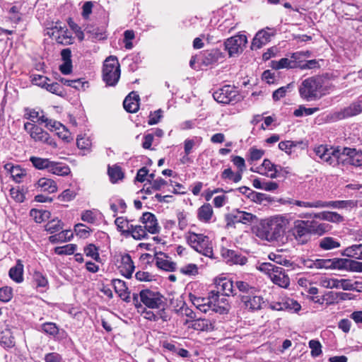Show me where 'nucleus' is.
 Segmentation results:
<instances>
[{
  "label": "nucleus",
  "mask_w": 362,
  "mask_h": 362,
  "mask_svg": "<svg viewBox=\"0 0 362 362\" xmlns=\"http://www.w3.org/2000/svg\"><path fill=\"white\" fill-rule=\"evenodd\" d=\"M295 239L300 244L306 243L310 238V233L305 221L296 220L292 228Z\"/></svg>",
  "instance_id": "12"
},
{
  "label": "nucleus",
  "mask_w": 362,
  "mask_h": 362,
  "mask_svg": "<svg viewBox=\"0 0 362 362\" xmlns=\"http://www.w3.org/2000/svg\"><path fill=\"white\" fill-rule=\"evenodd\" d=\"M339 279L322 277L320 279V285L327 288H339Z\"/></svg>",
  "instance_id": "51"
},
{
  "label": "nucleus",
  "mask_w": 362,
  "mask_h": 362,
  "mask_svg": "<svg viewBox=\"0 0 362 362\" xmlns=\"http://www.w3.org/2000/svg\"><path fill=\"white\" fill-rule=\"evenodd\" d=\"M47 158L37 157V156H31L29 158V160L31 162L33 165L37 170H44V168L45 166Z\"/></svg>",
  "instance_id": "58"
},
{
  "label": "nucleus",
  "mask_w": 362,
  "mask_h": 362,
  "mask_svg": "<svg viewBox=\"0 0 362 362\" xmlns=\"http://www.w3.org/2000/svg\"><path fill=\"white\" fill-rule=\"evenodd\" d=\"M13 296L12 288L10 287H3L0 288V300L2 302H8Z\"/></svg>",
  "instance_id": "61"
},
{
  "label": "nucleus",
  "mask_w": 362,
  "mask_h": 362,
  "mask_svg": "<svg viewBox=\"0 0 362 362\" xmlns=\"http://www.w3.org/2000/svg\"><path fill=\"white\" fill-rule=\"evenodd\" d=\"M76 245L68 244L62 247H57L54 249V252L59 255H70L74 253L76 250Z\"/></svg>",
  "instance_id": "49"
},
{
  "label": "nucleus",
  "mask_w": 362,
  "mask_h": 362,
  "mask_svg": "<svg viewBox=\"0 0 362 362\" xmlns=\"http://www.w3.org/2000/svg\"><path fill=\"white\" fill-rule=\"evenodd\" d=\"M309 347L311 349L310 354L313 357H317L322 354V346L319 341L310 340L309 341Z\"/></svg>",
  "instance_id": "55"
},
{
  "label": "nucleus",
  "mask_w": 362,
  "mask_h": 362,
  "mask_svg": "<svg viewBox=\"0 0 362 362\" xmlns=\"http://www.w3.org/2000/svg\"><path fill=\"white\" fill-rule=\"evenodd\" d=\"M221 57V52L217 49L204 51L202 57V63L209 66L216 63Z\"/></svg>",
  "instance_id": "33"
},
{
  "label": "nucleus",
  "mask_w": 362,
  "mask_h": 362,
  "mask_svg": "<svg viewBox=\"0 0 362 362\" xmlns=\"http://www.w3.org/2000/svg\"><path fill=\"white\" fill-rule=\"evenodd\" d=\"M239 297L242 303L241 308L248 311L260 310L264 303L263 298L258 296L249 294L240 295Z\"/></svg>",
  "instance_id": "13"
},
{
  "label": "nucleus",
  "mask_w": 362,
  "mask_h": 362,
  "mask_svg": "<svg viewBox=\"0 0 362 362\" xmlns=\"http://www.w3.org/2000/svg\"><path fill=\"white\" fill-rule=\"evenodd\" d=\"M274 69H295L296 68V64H294L291 59L288 58H281L279 61H272V66Z\"/></svg>",
  "instance_id": "42"
},
{
  "label": "nucleus",
  "mask_w": 362,
  "mask_h": 362,
  "mask_svg": "<svg viewBox=\"0 0 362 362\" xmlns=\"http://www.w3.org/2000/svg\"><path fill=\"white\" fill-rule=\"evenodd\" d=\"M64 30L65 25H62V23H52L50 27H47L45 29V35L49 36L51 38L54 39L57 42V36H60L61 33H64Z\"/></svg>",
  "instance_id": "34"
},
{
  "label": "nucleus",
  "mask_w": 362,
  "mask_h": 362,
  "mask_svg": "<svg viewBox=\"0 0 362 362\" xmlns=\"http://www.w3.org/2000/svg\"><path fill=\"white\" fill-rule=\"evenodd\" d=\"M288 221L282 216H275L263 221L257 227L256 235L269 242L278 240L283 236Z\"/></svg>",
  "instance_id": "1"
},
{
  "label": "nucleus",
  "mask_w": 362,
  "mask_h": 362,
  "mask_svg": "<svg viewBox=\"0 0 362 362\" xmlns=\"http://www.w3.org/2000/svg\"><path fill=\"white\" fill-rule=\"evenodd\" d=\"M339 163H349L354 166L362 165V153L357 151L355 148L347 147H340Z\"/></svg>",
  "instance_id": "10"
},
{
  "label": "nucleus",
  "mask_w": 362,
  "mask_h": 362,
  "mask_svg": "<svg viewBox=\"0 0 362 362\" xmlns=\"http://www.w3.org/2000/svg\"><path fill=\"white\" fill-rule=\"evenodd\" d=\"M4 169L10 173L11 176L16 182H21L23 177L26 175L25 171L19 165H13L12 163H6L4 166Z\"/></svg>",
  "instance_id": "27"
},
{
  "label": "nucleus",
  "mask_w": 362,
  "mask_h": 362,
  "mask_svg": "<svg viewBox=\"0 0 362 362\" xmlns=\"http://www.w3.org/2000/svg\"><path fill=\"white\" fill-rule=\"evenodd\" d=\"M132 300L138 311L141 312L146 319L151 321H157L158 320V317L156 314H154L152 311L147 310L144 307H143L141 303L139 302V296L137 293H133Z\"/></svg>",
  "instance_id": "29"
},
{
  "label": "nucleus",
  "mask_w": 362,
  "mask_h": 362,
  "mask_svg": "<svg viewBox=\"0 0 362 362\" xmlns=\"http://www.w3.org/2000/svg\"><path fill=\"white\" fill-rule=\"evenodd\" d=\"M139 302L144 303L146 307L151 309L164 307L165 298L160 293L149 289L141 290L138 294Z\"/></svg>",
  "instance_id": "7"
},
{
  "label": "nucleus",
  "mask_w": 362,
  "mask_h": 362,
  "mask_svg": "<svg viewBox=\"0 0 362 362\" xmlns=\"http://www.w3.org/2000/svg\"><path fill=\"white\" fill-rule=\"evenodd\" d=\"M221 255L226 261V262L230 264L244 265L247 261V257L243 256L238 252L226 248L222 249Z\"/></svg>",
  "instance_id": "16"
},
{
  "label": "nucleus",
  "mask_w": 362,
  "mask_h": 362,
  "mask_svg": "<svg viewBox=\"0 0 362 362\" xmlns=\"http://www.w3.org/2000/svg\"><path fill=\"white\" fill-rule=\"evenodd\" d=\"M319 247L323 250H330L340 247V243L332 237H325L319 240Z\"/></svg>",
  "instance_id": "36"
},
{
  "label": "nucleus",
  "mask_w": 362,
  "mask_h": 362,
  "mask_svg": "<svg viewBox=\"0 0 362 362\" xmlns=\"http://www.w3.org/2000/svg\"><path fill=\"white\" fill-rule=\"evenodd\" d=\"M70 173V168L66 164L55 161L50 173L59 176H65Z\"/></svg>",
  "instance_id": "43"
},
{
  "label": "nucleus",
  "mask_w": 362,
  "mask_h": 362,
  "mask_svg": "<svg viewBox=\"0 0 362 362\" xmlns=\"http://www.w3.org/2000/svg\"><path fill=\"white\" fill-rule=\"evenodd\" d=\"M112 285L115 288V292L118 293L120 298H122L126 302H130L129 292H128V288L124 281L120 279H113Z\"/></svg>",
  "instance_id": "28"
},
{
  "label": "nucleus",
  "mask_w": 362,
  "mask_h": 362,
  "mask_svg": "<svg viewBox=\"0 0 362 362\" xmlns=\"http://www.w3.org/2000/svg\"><path fill=\"white\" fill-rule=\"evenodd\" d=\"M8 274L16 283H21L23 281V264L21 259H18L16 265L10 269Z\"/></svg>",
  "instance_id": "31"
},
{
  "label": "nucleus",
  "mask_w": 362,
  "mask_h": 362,
  "mask_svg": "<svg viewBox=\"0 0 362 362\" xmlns=\"http://www.w3.org/2000/svg\"><path fill=\"white\" fill-rule=\"evenodd\" d=\"M279 267H280L276 266L274 264L270 262H264L260 264L259 270L265 273H267L269 275V276H271V274H272V273H274V271L279 269Z\"/></svg>",
  "instance_id": "62"
},
{
  "label": "nucleus",
  "mask_w": 362,
  "mask_h": 362,
  "mask_svg": "<svg viewBox=\"0 0 362 362\" xmlns=\"http://www.w3.org/2000/svg\"><path fill=\"white\" fill-rule=\"evenodd\" d=\"M217 291L221 294L228 296L233 295V281L226 279H221L216 283Z\"/></svg>",
  "instance_id": "39"
},
{
  "label": "nucleus",
  "mask_w": 362,
  "mask_h": 362,
  "mask_svg": "<svg viewBox=\"0 0 362 362\" xmlns=\"http://www.w3.org/2000/svg\"><path fill=\"white\" fill-rule=\"evenodd\" d=\"M213 215V209L210 204H204L198 209V218L204 222H208Z\"/></svg>",
  "instance_id": "40"
},
{
  "label": "nucleus",
  "mask_w": 362,
  "mask_h": 362,
  "mask_svg": "<svg viewBox=\"0 0 362 362\" xmlns=\"http://www.w3.org/2000/svg\"><path fill=\"white\" fill-rule=\"evenodd\" d=\"M322 80L319 77H310L305 79L300 88L299 93L307 101L317 100L321 97Z\"/></svg>",
  "instance_id": "2"
},
{
  "label": "nucleus",
  "mask_w": 362,
  "mask_h": 362,
  "mask_svg": "<svg viewBox=\"0 0 362 362\" xmlns=\"http://www.w3.org/2000/svg\"><path fill=\"white\" fill-rule=\"evenodd\" d=\"M44 88L52 93L58 95H62V86L57 82H53L51 83H48L47 82L46 86H44Z\"/></svg>",
  "instance_id": "63"
},
{
  "label": "nucleus",
  "mask_w": 362,
  "mask_h": 362,
  "mask_svg": "<svg viewBox=\"0 0 362 362\" xmlns=\"http://www.w3.org/2000/svg\"><path fill=\"white\" fill-rule=\"evenodd\" d=\"M289 204H293L300 207L303 208H317L321 209V200H317L315 202H304L300 200H291Z\"/></svg>",
  "instance_id": "46"
},
{
  "label": "nucleus",
  "mask_w": 362,
  "mask_h": 362,
  "mask_svg": "<svg viewBox=\"0 0 362 362\" xmlns=\"http://www.w3.org/2000/svg\"><path fill=\"white\" fill-rule=\"evenodd\" d=\"M355 260L350 259H344V258H334L330 259V269H351L352 271V267H354V263Z\"/></svg>",
  "instance_id": "30"
},
{
  "label": "nucleus",
  "mask_w": 362,
  "mask_h": 362,
  "mask_svg": "<svg viewBox=\"0 0 362 362\" xmlns=\"http://www.w3.org/2000/svg\"><path fill=\"white\" fill-rule=\"evenodd\" d=\"M119 78L120 66L117 58L115 56H110L103 64V79L107 86H115Z\"/></svg>",
  "instance_id": "4"
},
{
  "label": "nucleus",
  "mask_w": 362,
  "mask_h": 362,
  "mask_svg": "<svg viewBox=\"0 0 362 362\" xmlns=\"http://www.w3.org/2000/svg\"><path fill=\"white\" fill-rule=\"evenodd\" d=\"M156 266L166 272H174L176 269V264L168 259L167 256L163 252L156 253L155 255Z\"/></svg>",
  "instance_id": "20"
},
{
  "label": "nucleus",
  "mask_w": 362,
  "mask_h": 362,
  "mask_svg": "<svg viewBox=\"0 0 362 362\" xmlns=\"http://www.w3.org/2000/svg\"><path fill=\"white\" fill-rule=\"evenodd\" d=\"M135 266L131 256L129 254H124L121 256L119 269L122 276L130 279L134 271Z\"/></svg>",
  "instance_id": "17"
},
{
  "label": "nucleus",
  "mask_w": 362,
  "mask_h": 362,
  "mask_svg": "<svg viewBox=\"0 0 362 362\" xmlns=\"http://www.w3.org/2000/svg\"><path fill=\"white\" fill-rule=\"evenodd\" d=\"M139 96L136 92L130 93L123 102L124 108L131 113L136 112L139 110Z\"/></svg>",
  "instance_id": "22"
},
{
  "label": "nucleus",
  "mask_w": 362,
  "mask_h": 362,
  "mask_svg": "<svg viewBox=\"0 0 362 362\" xmlns=\"http://www.w3.org/2000/svg\"><path fill=\"white\" fill-rule=\"evenodd\" d=\"M321 209L326 207H332L337 209H342L346 207H352L354 206V202L352 200H346V201H331V202H324L321 201Z\"/></svg>",
  "instance_id": "41"
},
{
  "label": "nucleus",
  "mask_w": 362,
  "mask_h": 362,
  "mask_svg": "<svg viewBox=\"0 0 362 362\" xmlns=\"http://www.w3.org/2000/svg\"><path fill=\"white\" fill-rule=\"evenodd\" d=\"M213 97L218 103L233 104L240 100L238 90L235 86L226 85L213 93Z\"/></svg>",
  "instance_id": "5"
},
{
  "label": "nucleus",
  "mask_w": 362,
  "mask_h": 362,
  "mask_svg": "<svg viewBox=\"0 0 362 362\" xmlns=\"http://www.w3.org/2000/svg\"><path fill=\"white\" fill-rule=\"evenodd\" d=\"M37 186L42 191L54 193L57 190L56 182L49 178L42 177L37 181Z\"/></svg>",
  "instance_id": "35"
},
{
  "label": "nucleus",
  "mask_w": 362,
  "mask_h": 362,
  "mask_svg": "<svg viewBox=\"0 0 362 362\" xmlns=\"http://www.w3.org/2000/svg\"><path fill=\"white\" fill-rule=\"evenodd\" d=\"M115 223L117 226V230L124 236H126V231L131 229L130 226L132 224H129V221L124 217H117L115 221Z\"/></svg>",
  "instance_id": "48"
},
{
  "label": "nucleus",
  "mask_w": 362,
  "mask_h": 362,
  "mask_svg": "<svg viewBox=\"0 0 362 362\" xmlns=\"http://www.w3.org/2000/svg\"><path fill=\"white\" fill-rule=\"evenodd\" d=\"M0 344L4 348H11L15 346L14 338L10 329L0 330Z\"/></svg>",
  "instance_id": "37"
},
{
  "label": "nucleus",
  "mask_w": 362,
  "mask_h": 362,
  "mask_svg": "<svg viewBox=\"0 0 362 362\" xmlns=\"http://www.w3.org/2000/svg\"><path fill=\"white\" fill-rule=\"evenodd\" d=\"M339 288H341L345 291H354L356 289L358 282L352 283L349 279H339Z\"/></svg>",
  "instance_id": "59"
},
{
  "label": "nucleus",
  "mask_w": 362,
  "mask_h": 362,
  "mask_svg": "<svg viewBox=\"0 0 362 362\" xmlns=\"http://www.w3.org/2000/svg\"><path fill=\"white\" fill-rule=\"evenodd\" d=\"M297 146V144L292 141H281L279 144V148L280 150L285 151L288 155L292 153V150Z\"/></svg>",
  "instance_id": "60"
},
{
  "label": "nucleus",
  "mask_w": 362,
  "mask_h": 362,
  "mask_svg": "<svg viewBox=\"0 0 362 362\" xmlns=\"http://www.w3.org/2000/svg\"><path fill=\"white\" fill-rule=\"evenodd\" d=\"M162 117L163 111L160 109L154 111L153 112H151L148 122V124L153 125L158 123Z\"/></svg>",
  "instance_id": "64"
},
{
  "label": "nucleus",
  "mask_w": 362,
  "mask_h": 362,
  "mask_svg": "<svg viewBox=\"0 0 362 362\" xmlns=\"http://www.w3.org/2000/svg\"><path fill=\"white\" fill-rule=\"evenodd\" d=\"M84 252L86 256L93 258V259L98 261L100 259L98 250L93 244H89L84 248Z\"/></svg>",
  "instance_id": "57"
},
{
  "label": "nucleus",
  "mask_w": 362,
  "mask_h": 362,
  "mask_svg": "<svg viewBox=\"0 0 362 362\" xmlns=\"http://www.w3.org/2000/svg\"><path fill=\"white\" fill-rule=\"evenodd\" d=\"M343 256L362 260V244H354L344 249Z\"/></svg>",
  "instance_id": "32"
},
{
  "label": "nucleus",
  "mask_w": 362,
  "mask_h": 362,
  "mask_svg": "<svg viewBox=\"0 0 362 362\" xmlns=\"http://www.w3.org/2000/svg\"><path fill=\"white\" fill-rule=\"evenodd\" d=\"M301 218L313 217L320 220H325L332 223H340L344 221V218L339 214L334 211H322L314 214H303L299 215Z\"/></svg>",
  "instance_id": "15"
},
{
  "label": "nucleus",
  "mask_w": 362,
  "mask_h": 362,
  "mask_svg": "<svg viewBox=\"0 0 362 362\" xmlns=\"http://www.w3.org/2000/svg\"><path fill=\"white\" fill-rule=\"evenodd\" d=\"M314 152L322 162L329 165L335 166L339 164V159H340L341 155L340 147L334 148L320 145L315 148Z\"/></svg>",
  "instance_id": "8"
},
{
  "label": "nucleus",
  "mask_w": 362,
  "mask_h": 362,
  "mask_svg": "<svg viewBox=\"0 0 362 362\" xmlns=\"http://www.w3.org/2000/svg\"><path fill=\"white\" fill-rule=\"evenodd\" d=\"M271 35L264 30L259 31L252 40L251 49H257L269 42Z\"/></svg>",
  "instance_id": "25"
},
{
  "label": "nucleus",
  "mask_w": 362,
  "mask_h": 362,
  "mask_svg": "<svg viewBox=\"0 0 362 362\" xmlns=\"http://www.w3.org/2000/svg\"><path fill=\"white\" fill-rule=\"evenodd\" d=\"M191 327L200 332H211L214 329V322L209 319L198 318L192 321Z\"/></svg>",
  "instance_id": "24"
},
{
  "label": "nucleus",
  "mask_w": 362,
  "mask_h": 362,
  "mask_svg": "<svg viewBox=\"0 0 362 362\" xmlns=\"http://www.w3.org/2000/svg\"><path fill=\"white\" fill-rule=\"evenodd\" d=\"M235 286L240 292L248 294H253V292L255 291V287L243 281H237L235 282Z\"/></svg>",
  "instance_id": "56"
},
{
  "label": "nucleus",
  "mask_w": 362,
  "mask_h": 362,
  "mask_svg": "<svg viewBox=\"0 0 362 362\" xmlns=\"http://www.w3.org/2000/svg\"><path fill=\"white\" fill-rule=\"evenodd\" d=\"M257 219V216L251 213L237 210L230 214V221L233 223H241L248 224L253 223Z\"/></svg>",
  "instance_id": "21"
},
{
  "label": "nucleus",
  "mask_w": 362,
  "mask_h": 362,
  "mask_svg": "<svg viewBox=\"0 0 362 362\" xmlns=\"http://www.w3.org/2000/svg\"><path fill=\"white\" fill-rule=\"evenodd\" d=\"M247 42V37L245 35H236L229 37L224 42L225 49L228 51L230 57L241 53L243 47Z\"/></svg>",
  "instance_id": "9"
},
{
  "label": "nucleus",
  "mask_w": 362,
  "mask_h": 362,
  "mask_svg": "<svg viewBox=\"0 0 362 362\" xmlns=\"http://www.w3.org/2000/svg\"><path fill=\"white\" fill-rule=\"evenodd\" d=\"M30 214L32 216L35 217V220L37 223L43 222L50 217V212L48 211L32 209Z\"/></svg>",
  "instance_id": "50"
},
{
  "label": "nucleus",
  "mask_w": 362,
  "mask_h": 362,
  "mask_svg": "<svg viewBox=\"0 0 362 362\" xmlns=\"http://www.w3.org/2000/svg\"><path fill=\"white\" fill-rule=\"evenodd\" d=\"M310 235H323L331 230L332 226L325 223H320L315 220L305 221Z\"/></svg>",
  "instance_id": "18"
},
{
  "label": "nucleus",
  "mask_w": 362,
  "mask_h": 362,
  "mask_svg": "<svg viewBox=\"0 0 362 362\" xmlns=\"http://www.w3.org/2000/svg\"><path fill=\"white\" fill-rule=\"evenodd\" d=\"M319 110L318 107H305L303 105L294 110L293 115L296 117H302L303 115H311Z\"/></svg>",
  "instance_id": "52"
},
{
  "label": "nucleus",
  "mask_w": 362,
  "mask_h": 362,
  "mask_svg": "<svg viewBox=\"0 0 362 362\" xmlns=\"http://www.w3.org/2000/svg\"><path fill=\"white\" fill-rule=\"evenodd\" d=\"M41 329L43 332L54 337L59 333V327L54 322L43 323L41 325Z\"/></svg>",
  "instance_id": "53"
},
{
  "label": "nucleus",
  "mask_w": 362,
  "mask_h": 362,
  "mask_svg": "<svg viewBox=\"0 0 362 362\" xmlns=\"http://www.w3.org/2000/svg\"><path fill=\"white\" fill-rule=\"evenodd\" d=\"M33 279L37 287H46L48 284L47 278L40 272H34Z\"/></svg>",
  "instance_id": "54"
},
{
  "label": "nucleus",
  "mask_w": 362,
  "mask_h": 362,
  "mask_svg": "<svg viewBox=\"0 0 362 362\" xmlns=\"http://www.w3.org/2000/svg\"><path fill=\"white\" fill-rule=\"evenodd\" d=\"M187 240L188 244L197 252L206 257L214 258L212 243L208 236L190 232Z\"/></svg>",
  "instance_id": "3"
},
{
  "label": "nucleus",
  "mask_w": 362,
  "mask_h": 362,
  "mask_svg": "<svg viewBox=\"0 0 362 362\" xmlns=\"http://www.w3.org/2000/svg\"><path fill=\"white\" fill-rule=\"evenodd\" d=\"M261 167L264 169L266 171L265 173H267V176L272 179L279 177L281 172L283 170L281 166L274 164L269 159H264Z\"/></svg>",
  "instance_id": "26"
},
{
  "label": "nucleus",
  "mask_w": 362,
  "mask_h": 362,
  "mask_svg": "<svg viewBox=\"0 0 362 362\" xmlns=\"http://www.w3.org/2000/svg\"><path fill=\"white\" fill-rule=\"evenodd\" d=\"M141 222L144 224V228L148 233L151 234H156L159 232L160 227L158 226L156 216L150 212H145L141 217Z\"/></svg>",
  "instance_id": "19"
},
{
  "label": "nucleus",
  "mask_w": 362,
  "mask_h": 362,
  "mask_svg": "<svg viewBox=\"0 0 362 362\" xmlns=\"http://www.w3.org/2000/svg\"><path fill=\"white\" fill-rule=\"evenodd\" d=\"M62 228H63V223L58 218L52 219L45 225V230L52 234L59 232Z\"/></svg>",
  "instance_id": "47"
},
{
  "label": "nucleus",
  "mask_w": 362,
  "mask_h": 362,
  "mask_svg": "<svg viewBox=\"0 0 362 362\" xmlns=\"http://www.w3.org/2000/svg\"><path fill=\"white\" fill-rule=\"evenodd\" d=\"M362 112V100L353 102L349 106L335 112V118L344 119L348 117H354Z\"/></svg>",
  "instance_id": "14"
},
{
  "label": "nucleus",
  "mask_w": 362,
  "mask_h": 362,
  "mask_svg": "<svg viewBox=\"0 0 362 362\" xmlns=\"http://www.w3.org/2000/svg\"><path fill=\"white\" fill-rule=\"evenodd\" d=\"M130 228L126 231V236L132 235L135 240H141L147 236L148 231L144 226L131 225Z\"/></svg>",
  "instance_id": "38"
},
{
  "label": "nucleus",
  "mask_w": 362,
  "mask_h": 362,
  "mask_svg": "<svg viewBox=\"0 0 362 362\" xmlns=\"http://www.w3.org/2000/svg\"><path fill=\"white\" fill-rule=\"evenodd\" d=\"M310 56L309 51L306 52H296L291 54V59L292 62L296 64V68H301L302 64L305 62V59Z\"/></svg>",
  "instance_id": "44"
},
{
  "label": "nucleus",
  "mask_w": 362,
  "mask_h": 362,
  "mask_svg": "<svg viewBox=\"0 0 362 362\" xmlns=\"http://www.w3.org/2000/svg\"><path fill=\"white\" fill-rule=\"evenodd\" d=\"M108 175L112 182H116L124 177L122 168L117 165L108 168Z\"/></svg>",
  "instance_id": "45"
},
{
  "label": "nucleus",
  "mask_w": 362,
  "mask_h": 362,
  "mask_svg": "<svg viewBox=\"0 0 362 362\" xmlns=\"http://www.w3.org/2000/svg\"><path fill=\"white\" fill-rule=\"evenodd\" d=\"M24 129L35 141L46 144L54 148L57 147L56 141L50 137L49 134L37 125L26 122L24 124Z\"/></svg>",
  "instance_id": "6"
},
{
  "label": "nucleus",
  "mask_w": 362,
  "mask_h": 362,
  "mask_svg": "<svg viewBox=\"0 0 362 362\" xmlns=\"http://www.w3.org/2000/svg\"><path fill=\"white\" fill-rule=\"evenodd\" d=\"M211 303L214 305V311L220 314L227 313L230 305L226 295L220 293L219 291H211L209 292Z\"/></svg>",
  "instance_id": "11"
},
{
  "label": "nucleus",
  "mask_w": 362,
  "mask_h": 362,
  "mask_svg": "<svg viewBox=\"0 0 362 362\" xmlns=\"http://www.w3.org/2000/svg\"><path fill=\"white\" fill-rule=\"evenodd\" d=\"M272 281L282 288H287L290 284V279L284 272L283 267H279V269L274 271L270 276Z\"/></svg>",
  "instance_id": "23"
}]
</instances>
